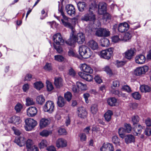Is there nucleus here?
I'll use <instances>...</instances> for the list:
<instances>
[{
	"instance_id": "obj_1",
	"label": "nucleus",
	"mask_w": 151,
	"mask_h": 151,
	"mask_svg": "<svg viewBox=\"0 0 151 151\" xmlns=\"http://www.w3.org/2000/svg\"><path fill=\"white\" fill-rule=\"evenodd\" d=\"M74 33H72V35L70 37L69 39L66 41V43L68 45L72 46L76 42L79 44H82L85 40V35L82 33H79L77 34V36L74 35Z\"/></svg>"
},
{
	"instance_id": "obj_2",
	"label": "nucleus",
	"mask_w": 151,
	"mask_h": 151,
	"mask_svg": "<svg viewBox=\"0 0 151 151\" xmlns=\"http://www.w3.org/2000/svg\"><path fill=\"white\" fill-rule=\"evenodd\" d=\"M97 8V4L95 2L92 3L90 5L88 9L89 13L85 14L82 16L81 19L82 20L85 21H94L95 19V16L93 13V11Z\"/></svg>"
},
{
	"instance_id": "obj_3",
	"label": "nucleus",
	"mask_w": 151,
	"mask_h": 151,
	"mask_svg": "<svg viewBox=\"0 0 151 151\" xmlns=\"http://www.w3.org/2000/svg\"><path fill=\"white\" fill-rule=\"evenodd\" d=\"M24 128L27 131H29L33 129L37 124V122L31 118H28L25 120Z\"/></svg>"
},
{
	"instance_id": "obj_4",
	"label": "nucleus",
	"mask_w": 151,
	"mask_h": 151,
	"mask_svg": "<svg viewBox=\"0 0 151 151\" xmlns=\"http://www.w3.org/2000/svg\"><path fill=\"white\" fill-rule=\"evenodd\" d=\"M113 48H109L101 51L99 55L100 56L103 58L109 60L112 56L113 53Z\"/></svg>"
},
{
	"instance_id": "obj_5",
	"label": "nucleus",
	"mask_w": 151,
	"mask_h": 151,
	"mask_svg": "<svg viewBox=\"0 0 151 151\" xmlns=\"http://www.w3.org/2000/svg\"><path fill=\"white\" fill-rule=\"evenodd\" d=\"M95 34L99 37H107L110 35V33L108 29L101 28L97 29Z\"/></svg>"
},
{
	"instance_id": "obj_6",
	"label": "nucleus",
	"mask_w": 151,
	"mask_h": 151,
	"mask_svg": "<svg viewBox=\"0 0 151 151\" xmlns=\"http://www.w3.org/2000/svg\"><path fill=\"white\" fill-rule=\"evenodd\" d=\"M149 68L147 65L137 68L134 70V73L136 76L145 74L148 70Z\"/></svg>"
},
{
	"instance_id": "obj_7",
	"label": "nucleus",
	"mask_w": 151,
	"mask_h": 151,
	"mask_svg": "<svg viewBox=\"0 0 151 151\" xmlns=\"http://www.w3.org/2000/svg\"><path fill=\"white\" fill-rule=\"evenodd\" d=\"M54 105L53 102L51 101H47L44 107V111L50 113H52L54 110Z\"/></svg>"
},
{
	"instance_id": "obj_8",
	"label": "nucleus",
	"mask_w": 151,
	"mask_h": 151,
	"mask_svg": "<svg viewBox=\"0 0 151 151\" xmlns=\"http://www.w3.org/2000/svg\"><path fill=\"white\" fill-rule=\"evenodd\" d=\"M136 50L134 48H131L127 50L124 53L125 58L128 59H131L135 55Z\"/></svg>"
},
{
	"instance_id": "obj_9",
	"label": "nucleus",
	"mask_w": 151,
	"mask_h": 151,
	"mask_svg": "<svg viewBox=\"0 0 151 151\" xmlns=\"http://www.w3.org/2000/svg\"><path fill=\"white\" fill-rule=\"evenodd\" d=\"M101 151H114V147L111 143H104L100 148Z\"/></svg>"
},
{
	"instance_id": "obj_10",
	"label": "nucleus",
	"mask_w": 151,
	"mask_h": 151,
	"mask_svg": "<svg viewBox=\"0 0 151 151\" xmlns=\"http://www.w3.org/2000/svg\"><path fill=\"white\" fill-rule=\"evenodd\" d=\"M80 66V69L83 72L90 74L93 73V70L89 65L84 63L81 64Z\"/></svg>"
},
{
	"instance_id": "obj_11",
	"label": "nucleus",
	"mask_w": 151,
	"mask_h": 151,
	"mask_svg": "<svg viewBox=\"0 0 151 151\" xmlns=\"http://www.w3.org/2000/svg\"><path fill=\"white\" fill-rule=\"evenodd\" d=\"M53 40L54 42L57 45H61L64 42L61 35L60 33H57L53 36Z\"/></svg>"
},
{
	"instance_id": "obj_12",
	"label": "nucleus",
	"mask_w": 151,
	"mask_h": 151,
	"mask_svg": "<svg viewBox=\"0 0 151 151\" xmlns=\"http://www.w3.org/2000/svg\"><path fill=\"white\" fill-rule=\"evenodd\" d=\"M129 27V25L126 22L120 23L118 25V30L121 33L124 32L128 30Z\"/></svg>"
},
{
	"instance_id": "obj_13",
	"label": "nucleus",
	"mask_w": 151,
	"mask_h": 151,
	"mask_svg": "<svg viewBox=\"0 0 151 151\" xmlns=\"http://www.w3.org/2000/svg\"><path fill=\"white\" fill-rule=\"evenodd\" d=\"M107 5L104 2H99L98 5V12L100 15H102L106 10Z\"/></svg>"
},
{
	"instance_id": "obj_14",
	"label": "nucleus",
	"mask_w": 151,
	"mask_h": 151,
	"mask_svg": "<svg viewBox=\"0 0 151 151\" xmlns=\"http://www.w3.org/2000/svg\"><path fill=\"white\" fill-rule=\"evenodd\" d=\"M144 128V126H142L139 124H137L134 126L133 128L134 132L133 134L134 135L138 136L140 134L142 130Z\"/></svg>"
},
{
	"instance_id": "obj_15",
	"label": "nucleus",
	"mask_w": 151,
	"mask_h": 151,
	"mask_svg": "<svg viewBox=\"0 0 151 151\" xmlns=\"http://www.w3.org/2000/svg\"><path fill=\"white\" fill-rule=\"evenodd\" d=\"M66 10L67 14L70 16L74 15L75 13V9L73 6L71 4H69L66 5Z\"/></svg>"
},
{
	"instance_id": "obj_16",
	"label": "nucleus",
	"mask_w": 151,
	"mask_h": 151,
	"mask_svg": "<svg viewBox=\"0 0 151 151\" xmlns=\"http://www.w3.org/2000/svg\"><path fill=\"white\" fill-rule=\"evenodd\" d=\"M146 58L143 55H137L135 58L136 63L139 64L141 65L144 64Z\"/></svg>"
},
{
	"instance_id": "obj_17",
	"label": "nucleus",
	"mask_w": 151,
	"mask_h": 151,
	"mask_svg": "<svg viewBox=\"0 0 151 151\" xmlns=\"http://www.w3.org/2000/svg\"><path fill=\"white\" fill-rule=\"evenodd\" d=\"M56 145L58 148L65 147L67 145V141L63 138H59L56 141Z\"/></svg>"
},
{
	"instance_id": "obj_18",
	"label": "nucleus",
	"mask_w": 151,
	"mask_h": 151,
	"mask_svg": "<svg viewBox=\"0 0 151 151\" xmlns=\"http://www.w3.org/2000/svg\"><path fill=\"white\" fill-rule=\"evenodd\" d=\"M37 109L34 106H31L27 110V114L28 116H34L37 114Z\"/></svg>"
},
{
	"instance_id": "obj_19",
	"label": "nucleus",
	"mask_w": 151,
	"mask_h": 151,
	"mask_svg": "<svg viewBox=\"0 0 151 151\" xmlns=\"http://www.w3.org/2000/svg\"><path fill=\"white\" fill-rule=\"evenodd\" d=\"M87 45L89 48L94 50H97L99 48L97 43L93 40H90L88 42Z\"/></svg>"
},
{
	"instance_id": "obj_20",
	"label": "nucleus",
	"mask_w": 151,
	"mask_h": 151,
	"mask_svg": "<svg viewBox=\"0 0 151 151\" xmlns=\"http://www.w3.org/2000/svg\"><path fill=\"white\" fill-rule=\"evenodd\" d=\"M78 74L81 78L87 81H91L93 79V76L90 75L86 74L82 72H79Z\"/></svg>"
},
{
	"instance_id": "obj_21",
	"label": "nucleus",
	"mask_w": 151,
	"mask_h": 151,
	"mask_svg": "<svg viewBox=\"0 0 151 151\" xmlns=\"http://www.w3.org/2000/svg\"><path fill=\"white\" fill-rule=\"evenodd\" d=\"M78 116L82 118H85L87 115V112L85 109L83 107H80L78 109Z\"/></svg>"
},
{
	"instance_id": "obj_22",
	"label": "nucleus",
	"mask_w": 151,
	"mask_h": 151,
	"mask_svg": "<svg viewBox=\"0 0 151 151\" xmlns=\"http://www.w3.org/2000/svg\"><path fill=\"white\" fill-rule=\"evenodd\" d=\"M61 21L62 24L65 27L71 29L72 32V33H73L74 29L75 27L74 24L73 23H70L69 20L65 21L63 19H61Z\"/></svg>"
},
{
	"instance_id": "obj_23",
	"label": "nucleus",
	"mask_w": 151,
	"mask_h": 151,
	"mask_svg": "<svg viewBox=\"0 0 151 151\" xmlns=\"http://www.w3.org/2000/svg\"><path fill=\"white\" fill-rule=\"evenodd\" d=\"M14 142L19 146L22 147L25 145L26 139L23 137H20L15 138Z\"/></svg>"
},
{
	"instance_id": "obj_24",
	"label": "nucleus",
	"mask_w": 151,
	"mask_h": 151,
	"mask_svg": "<svg viewBox=\"0 0 151 151\" xmlns=\"http://www.w3.org/2000/svg\"><path fill=\"white\" fill-rule=\"evenodd\" d=\"M51 120L50 119L43 118L40 121V125L41 128H43L48 125L50 123Z\"/></svg>"
},
{
	"instance_id": "obj_25",
	"label": "nucleus",
	"mask_w": 151,
	"mask_h": 151,
	"mask_svg": "<svg viewBox=\"0 0 151 151\" xmlns=\"http://www.w3.org/2000/svg\"><path fill=\"white\" fill-rule=\"evenodd\" d=\"M124 138L125 142L127 144L134 142L135 141V137L132 135H125Z\"/></svg>"
},
{
	"instance_id": "obj_26",
	"label": "nucleus",
	"mask_w": 151,
	"mask_h": 151,
	"mask_svg": "<svg viewBox=\"0 0 151 151\" xmlns=\"http://www.w3.org/2000/svg\"><path fill=\"white\" fill-rule=\"evenodd\" d=\"M83 58L84 59H87L89 58L92 55L93 52L88 47H86Z\"/></svg>"
},
{
	"instance_id": "obj_27",
	"label": "nucleus",
	"mask_w": 151,
	"mask_h": 151,
	"mask_svg": "<svg viewBox=\"0 0 151 151\" xmlns=\"http://www.w3.org/2000/svg\"><path fill=\"white\" fill-rule=\"evenodd\" d=\"M132 32L131 31H129L126 32L124 35H122V40L124 41H126L132 37Z\"/></svg>"
},
{
	"instance_id": "obj_28",
	"label": "nucleus",
	"mask_w": 151,
	"mask_h": 151,
	"mask_svg": "<svg viewBox=\"0 0 151 151\" xmlns=\"http://www.w3.org/2000/svg\"><path fill=\"white\" fill-rule=\"evenodd\" d=\"M79 11L81 12H83L86 6V4L84 2L79 1L77 4Z\"/></svg>"
},
{
	"instance_id": "obj_29",
	"label": "nucleus",
	"mask_w": 151,
	"mask_h": 151,
	"mask_svg": "<svg viewBox=\"0 0 151 151\" xmlns=\"http://www.w3.org/2000/svg\"><path fill=\"white\" fill-rule=\"evenodd\" d=\"M10 120L11 123H13L16 125L18 124L21 122L20 117L16 116H12Z\"/></svg>"
},
{
	"instance_id": "obj_30",
	"label": "nucleus",
	"mask_w": 151,
	"mask_h": 151,
	"mask_svg": "<svg viewBox=\"0 0 151 151\" xmlns=\"http://www.w3.org/2000/svg\"><path fill=\"white\" fill-rule=\"evenodd\" d=\"M63 80L61 78H56L55 80V84L58 88H59L63 86Z\"/></svg>"
},
{
	"instance_id": "obj_31",
	"label": "nucleus",
	"mask_w": 151,
	"mask_h": 151,
	"mask_svg": "<svg viewBox=\"0 0 151 151\" xmlns=\"http://www.w3.org/2000/svg\"><path fill=\"white\" fill-rule=\"evenodd\" d=\"M113 114V112L112 111L108 110L104 115V117L106 121L107 122L110 121Z\"/></svg>"
},
{
	"instance_id": "obj_32",
	"label": "nucleus",
	"mask_w": 151,
	"mask_h": 151,
	"mask_svg": "<svg viewBox=\"0 0 151 151\" xmlns=\"http://www.w3.org/2000/svg\"><path fill=\"white\" fill-rule=\"evenodd\" d=\"M101 45L104 47H108L110 44L109 40L106 38H104L101 40Z\"/></svg>"
},
{
	"instance_id": "obj_33",
	"label": "nucleus",
	"mask_w": 151,
	"mask_h": 151,
	"mask_svg": "<svg viewBox=\"0 0 151 151\" xmlns=\"http://www.w3.org/2000/svg\"><path fill=\"white\" fill-rule=\"evenodd\" d=\"M65 102V101L63 97L60 96L58 97L57 104L59 107H62L63 106Z\"/></svg>"
},
{
	"instance_id": "obj_34",
	"label": "nucleus",
	"mask_w": 151,
	"mask_h": 151,
	"mask_svg": "<svg viewBox=\"0 0 151 151\" xmlns=\"http://www.w3.org/2000/svg\"><path fill=\"white\" fill-rule=\"evenodd\" d=\"M117 100L114 98H111L109 99L107 102L109 105L111 106H114L116 104Z\"/></svg>"
},
{
	"instance_id": "obj_35",
	"label": "nucleus",
	"mask_w": 151,
	"mask_h": 151,
	"mask_svg": "<svg viewBox=\"0 0 151 151\" xmlns=\"http://www.w3.org/2000/svg\"><path fill=\"white\" fill-rule=\"evenodd\" d=\"M77 86L79 91L86 90L87 89L86 85L80 82H77Z\"/></svg>"
},
{
	"instance_id": "obj_36",
	"label": "nucleus",
	"mask_w": 151,
	"mask_h": 151,
	"mask_svg": "<svg viewBox=\"0 0 151 151\" xmlns=\"http://www.w3.org/2000/svg\"><path fill=\"white\" fill-rule=\"evenodd\" d=\"M140 89L142 92H147L150 91L151 88L147 85H142L140 86Z\"/></svg>"
},
{
	"instance_id": "obj_37",
	"label": "nucleus",
	"mask_w": 151,
	"mask_h": 151,
	"mask_svg": "<svg viewBox=\"0 0 151 151\" xmlns=\"http://www.w3.org/2000/svg\"><path fill=\"white\" fill-rule=\"evenodd\" d=\"M112 40L113 42H117L121 41H122V35H115L112 37Z\"/></svg>"
},
{
	"instance_id": "obj_38",
	"label": "nucleus",
	"mask_w": 151,
	"mask_h": 151,
	"mask_svg": "<svg viewBox=\"0 0 151 151\" xmlns=\"http://www.w3.org/2000/svg\"><path fill=\"white\" fill-rule=\"evenodd\" d=\"M34 87L37 90H40L44 86L41 81L36 82L34 83Z\"/></svg>"
},
{
	"instance_id": "obj_39",
	"label": "nucleus",
	"mask_w": 151,
	"mask_h": 151,
	"mask_svg": "<svg viewBox=\"0 0 151 151\" xmlns=\"http://www.w3.org/2000/svg\"><path fill=\"white\" fill-rule=\"evenodd\" d=\"M87 46L85 45H81L79 47V54L83 57Z\"/></svg>"
},
{
	"instance_id": "obj_40",
	"label": "nucleus",
	"mask_w": 151,
	"mask_h": 151,
	"mask_svg": "<svg viewBox=\"0 0 151 151\" xmlns=\"http://www.w3.org/2000/svg\"><path fill=\"white\" fill-rule=\"evenodd\" d=\"M36 100L38 104L42 105L45 102V99L42 95H40L37 97Z\"/></svg>"
},
{
	"instance_id": "obj_41",
	"label": "nucleus",
	"mask_w": 151,
	"mask_h": 151,
	"mask_svg": "<svg viewBox=\"0 0 151 151\" xmlns=\"http://www.w3.org/2000/svg\"><path fill=\"white\" fill-rule=\"evenodd\" d=\"M103 22L105 23L106 22H109L108 21L111 18L110 15L107 13H105L104 14H103Z\"/></svg>"
},
{
	"instance_id": "obj_42",
	"label": "nucleus",
	"mask_w": 151,
	"mask_h": 151,
	"mask_svg": "<svg viewBox=\"0 0 151 151\" xmlns=\"http://www.w3.org/2000/svg\"><path fill=\"white\" fill-rule=\"evenodd\" d=\"M47 145V142L46 140H42L39 144V146L40 149L46 147Z\"/></svg>"
},
{
	"instance_id": "obj_43",
	"label": "nucleus",
	"mask_w": 151,
	"mask_h": 151,
	"mask_svg": "<svg viewBox=\"0 0 151 151\" xmlns=\"http://www.w3.org/2000/svg\"><path fill=\"white\" fill-rule=\"evenodd\" d=\"M23 106L20 103H18L15 106L14 109L17 113L20 112L22 109Z\"/></svg>"
},
{
	"instance_id": "obj_44",
	"label": "nucleus",
	"mask_w": 151,
	"mask_h": 151,
	"mask_svg": "<svg viewBox=\"0 0 151 151\" xmlns=\"http://www.w3.org/2000/svg\"><path fill=\"white\" fill-rule=\"evenodd\" d=\"M118 132L120 137L122 138H124L125 137L124 133L126 132L124 128L123 127L120 128L119 129Z\"/></svg>"
},
{
	"instance_id": "obj_45",
	"label": "nucleus",
	"mask_w": 151,
	"mask_h": 151,
	"mask_svg": "<svg viewBox=\"0 0 151 151\" xmlns=\"http://www.w3.org/2000/svg\"><path fill=\"white\" fill-rule=\"evenodd\" d=\"M112 142L116 146L120 145L119 139L117 136H114L112 138Z\"/></svg>"
},
{
	"instance_id": "obj_46",
	"label": "nucleus",
	"mask_w": 151,
	"mask_h": 151,
	"mask_svg": "<svg viewBox=\"0 0 151 151\" xmlns=\"http://www.w3.org/2000/svg\"><path fill=\"white\" fill-rule=\"evenodd\" d=\"M112 93L115 95H117L119 97H126L125 94L122 93L121 92L118 90H114L112 92Z\"/></svg>"
},
{
	"instance_id": "obj_47",
	"label": "nucleus",
	"mask_w": 151,
	"mask_h": 151,
	"mask_svg": "<svg viewBox=\"0 0 151 151\" xmlns=\"http://www.w3.org/2000/svg\"><path fill=\"white\" fill-rule=\"evenodd\" d=\"M132 120L133 125L135 126V125L138 124L137 123L139 121V118L137 116L135 115L132 117Z\"/></svg>"
},
{
	"instance_id": "obj_48",
	"label": "nucleus",
	"mask_w": 151,
	"mask_h": 151,
	"mask_svg": "<svg viewBox=\"0 0 151 151\" xmlns=\"http://www.w3.org/2000/svg\"><path fill=\"white\" fill-rule=\"evenodd\" d=\"M34 102L32 98L27 97L26 99V105L27 106L32 105L34 104Z\"/></svg>"
},
{
	"instance_id": "obj_49",
	"label": "nucleus",
	"mask_w": 151,
	"mask_h": 151,
	"mask_svg": "<svg viewBox=\"0 0 151 151\" xmlns=\"http://www.w3.org/2000/svg\"><path fill=\"white\" fill-rule=\"evenodd\" d=\"M52 132L47 130H44L40 133V135L43 137H47L51 134Z\"/></svg>"
},
{
	"instance_id": "obj_50",
	"label": "nucleus",
	"mask_w": 151,
	"mask_h": 151,
	"mask_svg": "<svg viewBox=\"0 0 151 151\" xmlns=\"http://www.w3.org/2000/svg\"><path fill=\"white\" fill-rule=\"evenodd\" d=\"M132 97L135 99L137 100H139L141 97L140 94L138 92H135L132 94Z\"/></svg>"
},
{
	"instance_id": "obj_51",
	"label": "nucleus",
	"mask_w": 151,
	"mask_h": 151,
	"mask_svg": "<svg viewBox=\"0 0 151 151\" xmlns=\"http://www.w3.org/2000/svg\"><path fill=\"white\" fill-rule=\"evenodd\" d=\"M64 97L67 101H69L71 100L72 95L70 92H67L65 94Z\"/></svg>"
},
{
	"instance_id": "obj_52",
	"label": "nucleus",
	"mask_w": 151,
	"mask_h": 151,
	"mask_svg": "<svg viewBox=\"0 0 151 151\" xmlns=\"http://www.w3.org/2000/svg\"><path fill=\"white\" fill-rule=\"evenodd\" d=\"M46 83L47 90L49 91H52L53 89V87L51 83L48 81H47Z\"/></svg>"
},
{
	"instance_id": "obj_53",
	"label": "nucleus",
	"mask_w": 151,
	"mask_h": 151,
	"mask_svg": "<svg viewBox=\"0 0 151 151\" xmlns=\"http://www.w3.org/2000/svg\"><path fill=\"white\" fill-rule=\"evenodd\" d=\"M125 130L127 133H130L132 130V127L130 124H125L124 125Z\"/></svg>"
},
{
	"instance_id": "obj_54",
	"label": "nucleus",
	"mask_w": 151,
	"mask_h": 151,
	"mask_svg": "<svg viewBox=\"0 0 151 151\" xmlns=\"http://www.w3.org/2000/svg\"><path fill=\"white\" fill-rule=\"evenodd\" d=\"M55 60L61 62L64 59V58L61 55H56L54 56Z\"/></svg>"
},
{
	"instance_id": "obj_55",
	"label": "nucleus",
	"mask_w": 151,
	"mask_h": 151,
	"mask_svg": "<svg viewBox=\"0 0 151 151\" xmlns=\"http://www.w3.org/2000/svg\"><path fill=\"white\" fill-rule=\"evenodd\" d=\"M103 70L105 71L107 74L110 75L112 74V71L108 66H105L103 68Z\"/></svg>"
},
{
	"instance_id": "obj_56",
	"label": "nucleus",
	"mask_w": 151,
	"mask_h": 151,
	"mask_svg": "<svg viewBox=\"0 0 151 151\" xmlns=\"http://www.w3.org/2000/svg\"><path fill=\"white\" fill-rule=\"evenodd\" d=\"M97 110V106L96 104H93L92 106L91 107V111L93 114H95Z\"/></svg>"
},
{
	"instance_id": "obj_57",
	"label": "nucleus",
	"mask_w": 151,
	"mask_h": 151,
	"mask_svg": "<svg viewBox=\"0 0 151 151\" xmlns=\"http://www.w3.org/2000/svg\"><path fill=\"white\" fill-rule=\"evenodd\" d=\"M80 140L81 141H84L86 140V136L84 133H80L79 135Z\"/></svg>"
},
{
	"instance_id": "obj_58",
	"label": "nucleus",
	"mask_w": 151,
	"mask_h": 151,
	"mask_svg": "<svg viewBox=\"0 0 151 151\" xmlns=\"http://www.w3.org/2000/svg\"><path fill=\"white\" fill-rule=\"evenodd\" d=\"M44 69L46 70L49 71L52 70V66L50 63H47L44 67Z\"/></svg>"
},
{
	"instance_id": "obj_59",
	"label": "nucleus",
	"mask_w": 151,
	"mask_h": 151,
	"mask_svg": "<svg viewBox=\"0 0 151 151\" xmlns=\"http://www.w3.org/2000/svg\"><path fill=\"white\" fill-rule=\"evenodd\" d=\"M58 132L59 134L60 135H66L67 133L66 130L62 128H59Z\"/></svg>"
},
{
	"instance_id": "obj_60",
	"label": "nucleus",
	"mask_w": 151,
	"mask_h": 151,
	"mask_svg": "<svg viewBox=\"0 0 151 151\" xmlns=\"http://www.w3.org/2000/svg\"><path fill=\"white\" fill-rule=\"evenodd\" d=\"M122 89L128 93H130L132 91L131 88L127 85L123 86L122 87Z\"/></svg>"
},
{
	"instance_id": "obj_61",
	"label": "nucleus",
	"mask_w": 151,
	"mask_h": 151,
	"mask_svg": "<svg viewBox=\"0 0 151 151\" xmlns=\"http://www.w3.org/2000/svg\"><path fill=\"white\" fill-rule=\"evenodd\" d=\"M33 142L32 140L30 139H28L26 142V146L27 148H30L33 146Z\"/></svg>"
},
{
	"instance_id": "obj_62",
	"label": "nucleus",
	"mask_w": 151,
	"mask_h": 151,
	"mask_svg": "<svg viewBox=\"0 0 151 151\" xmlns=\"http://www.w3.org/2000/svg\"><path fill=\"white\" fill-rule=\"evenodd\" d=\"M29 88V85L28 83L24 84L22 87V89L24 92H27Z\"/></svg>"
},
{
	"instance_id": "obj_63",
	"label": "nucleus",
	"mask_w": 151,
	"mask_h": 151,
	"mask_svg": "<svg viewBox=\"0 0 151 151\" xmlns=\"http://www.w3.org/2000/svg\"><path fill=\"white\" fill-rule=\"evenodd\" d=\"M116 65L118 68L122 66L125 63V62L124 61H119L118 60H116Z\"/></svg>"
},
{
	"instance_id": "obj_64",
	"label": "nucleus",
	"mask_w": 151,
	"mask_h": 151,
	"mask_svg": "<svg viewBox=\"0 0 151 151\" xmlns=\"http://www.w3.org/2000/svg\"><path fill=\"white\" fill-rule=\"evenodd\" d=\"M27 151H38L37 147L33 145L30 148H28Z\"/></svg>"
}]
</instances>
